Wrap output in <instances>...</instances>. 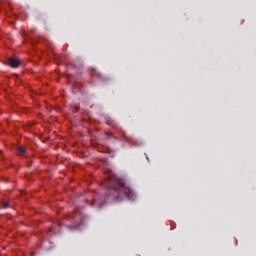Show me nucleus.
Returning <instances> with one entry per match:
<instances>
[{"label": "nucleus", "instance_id": "obj_1", "mask_svg": "<svg viewBox=\"0 0 256 256\" xmlns=\"http://www.w3.org/2000/svg\"><path fill=\"white\" fill-rule=\"evenodd\" d=\"M107 199L109 201H121V199H135L133 190L125 184V181L115 176L110 172V176L107 181Z\"/></svg>", "mask_w": 256, "mask_h": 256}, {"label": "nucleus", "instance_id": "obj_2", "mask_svg": "<svg viewBox=\"0 0 256 256\" xmlns=\"http://www.w3.org/2000/svg\"><path fill=\"white\" fill-rule=\"evenodd\" d=\"M8 63L10 65V67H12L13 69H17V67H19V65H21V61L17 58H10L8 60Z\"/></svg>", "mask_w": 256, "mask_h": 256}, {"label": "nucleus", "instance_id": "obj_3", "mask_svg": "<svg viewBox=\"0 0 256 256\" xmlns=\"http://www.w3.org/2000/svg\"><path fill=\"white\" fill-rule=\"evenodd\" d=\"M26 152V149L25 147H18V155H24V153Z\"/></svg>", "mask_w": 256, "mask_h": 256}, {"label": "nucleus", "instance_id": "obj_4", "mask_svg": "<svg viewBox=\"0 0 256 256\" xmlns=\"http://www.w3.org/2000/svg\"><path fill=\"white\" fill-rule=\"evenodd\" d=\"M4 207L7 209V207H9V203H4Z\"/></svg>", "mask_w": 256, "mask_h": 256}, {"label": "nucleus", "instance_id": "obj_5", "mask_svg": "<svg viewBox=\"0 0 256 256\" xmlns=\"http://www.w3.org/2000/svg\"><path fill=\"white\" fill-rule=\"evenodd\" d=\"M50 231H53V228H51Z\"/></svg>", "mask_w": 256, "mask_h": 256}]
</instances>
